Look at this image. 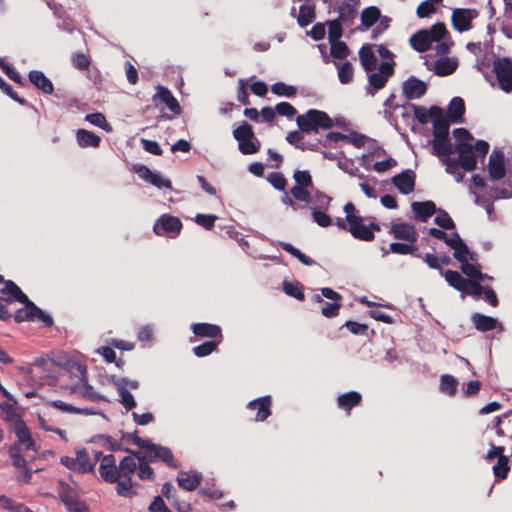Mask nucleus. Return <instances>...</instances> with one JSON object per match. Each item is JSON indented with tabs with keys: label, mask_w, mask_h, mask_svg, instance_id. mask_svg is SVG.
Here are the masks:
<instances>
[{
	"label": "nucleus",
	"mask_w": 512,
	"mask_h": 512,
	"mask_svg": "<svg viewBox=\"0 0 512 512\" xmlns=\"http://www.w3.org/2000/svg\"><path fill=\"white\" fill-rule=\"evenodd\" d=\"M136 468L137 463L132 456L123 457L117 465L115 456L107 454L100 460L99 474L105 482L116 484L115 490L119 496L132 498L136 496L135 489L139 486L132 480Z\"/></svg>",
	"instance_id": "1"
},
{
	"label": "nucleus",
	"mask_w": 512,
	"mask_h": 512,
	"mask_svg": "<svg viewBox=\"0 0 512 512\" xmlns=\"http://www.w3.org/2000/svg\"><path fill=\"white\" fill-rule=\"evenodd\" d=\"M1 283H4V287L0 289V293L6 295L4 302L11 303L16 301L24 305V307L18 309L13 315L15 322L33 321L34 310L31 309V305L35 304L12 280H5L4 277L0 275V284Z\"/></svg>",
	"instance_id": "2"
},
{
	"label": "nucleus",
	"mask_w": 512,
	"mask_h": 512,
	"mask_svg": "<svg viewBox=\"0 0 512 512\" xmlns=\"http://www.w3.org/2000/svg\"><path fill=\"white\" fill-rule=\"evenodd\" d=\"M130 438L134 445L144 449V452L141 454L145 457L146 460L150 462H156L160 460L171 468H177V463L174 459L172 451L169 448L154 444L149 440H144L137 435V432L131 434Z\"/></svg>",
	"instance_id": "3"
},
{
	"label": "nucleus",
	"mask_w": 512,
	"mask_h": 512,
	"mask_svg": "<svg viewBox=\"0 0 512 512\" xmlns=\"http://www.w3.org/2000/svg\"><path fill=\"white\" fill-rule=\"evenodd\" d=\"M296 123L301 132L310 134L319 130H328L334 126L332 118L324 111L309 109L304 114L298 115Z\"/></svg>",
	"instance_id": "4"
},
{
	"label": "nucleus",
	"mask_w": 512,
	"mask_h": 512,
	"mask_svg": "<svg viewBox=\"0 0 512 512\" xmlns=\"http://www.w3.org/2000/svg\"><path fill=\"white\" fill-rule=\"evenodd\" d=\"M233 137L238 142V149L243 155L255 154L260 150L261 143L255 136L252 125L243 121L233 130Z\"/></svg>",
	"instance_id": "5"
},
{
	"label": "nucleus",
	"mask_w": 512,
	"mask_h": 512,
	"mask_svg": "<svg viewBox=\"0 0 512 512\" xmlns=\"http://www.w3.org/2000/svg\"><path fill=\"white\" fill-rule=\"evenodd\" d=\"M394 65L395 62L383 61L379 64L377 72H369L368 85L365 87L367 94L373 96L377 91L386 86L389 78L395 73Z\"/></svg>",
	"instance_id": "6"
},
{
	"label": "nucleus",
	"mask_w": 512,
	"mask_h": 512,
	"mask_svg": "<svg viewBox=\"0 0 512 512\" xmlns=\"http://www.w3.org/2000/svg\"><path fill=\"white\" fill-rule=\"evenodd\" d=\"M499 88L505 93L512 91V60L508 57H497L492 65Z\"/></svg>",
	"instance_id": "7"
},
{
	"label": "nucleus",
	"mask_w": 512,
	"mask_h": 512,
	"mask_svg": "<svg viewBox=\"0 0 512 512\" xmlns=\"http://www.w3.org/2000/svg\"><path fill=\"white\" fill-rule=\"evenodd\" d=\"M182 222L178 217L169 214L161 215L153 225V231L158 236L177 237L182 230Z\"/></svg>",
	"instance_id": "8"
},
{
	"label": "nucleus",
	"mask_w": 512,
	"mask_h": 512,
	"mask_svg": "<svg viewBox=\"0 0 512 512\" xmlns=\"http://www.w3.org/2000/svg\"><path fill=\"white\" fill-rule=\"evenodd\" d=\"M429 116L433 122V138L449 137L450 120L444 115V111L439 106L429 108Z\"/></svg>",
	"instance_id": "9"
},
{
	"label": "nucleus",
	"mask_w": 512,
	"mask_h": 512,
	"mask_svg": "<svg viewBox=\"0 0 512 512\" xmlns=\"http://www.w3.org/2000/svg\"><path fill=\"white\" fill-rule=\"evenodd\" d=\"M380 230L381 228L378 223L372 222L369 225H365L362 217L356 220L354 224L348 225V231L355 239L366 242L373 241L375 239L374 233Z\"/></svg>",
	"instance_id": "10"
},
{
	"label": "nucleus",
	"mask_w": 512,
	"mask_h": 512,
	"mask_svg": "<svg viewBox=\"0 0 512 512\" xmlns=\"http://www.w3.org/2000/svg\"><path fill=\"white\" fill-rule=\"evenodd\" d=\"M478 16L475 9L455 8L452 12V25L458 32H465L472 28V21Z\"/></svg>",
	"instance_id": "11"
},
{
	"label": "nucleus",
	"mask_w": 512,
	"mask_h": 512,
	"mask_svg": "<svg viewBox=\"0 0 512 512\" xmlns=\"http://www.w3.org/2000/svg\"><path fill=\"white\" fill-rule=\"evenodd\" d=\"M60 500L68 512H89L88 506L81 501L76 492L69 486H62Z\"/></svg>",
	"instance_id": "12"
},
{
	"label": "nucleus",
	"mask_w": 512,
	"mask_h": 512,
	"mask_svg": "<svg viewBox=\"0 0 512 512\" xmlns=\"http://www.w3.org/2000/svg\"><path fill=\"white\" fill-rule=\"evenodd\" d=\"M133 172H135L142 180L150 183L157 188H172V183L169 179H164L161 174L152 172L144 164H135L133 166Z\"/></svg>",
	"instance_id": "13"
},
{
	"label": "nucleus",
	"mask_w": 512,
	"mask_h": 512,
	"mask_svg": "<svg viewBox=\"0 0 512 512\" xmlns=\"http://www.w3.org/2000/svg\"><path fill=\"white\" fill-rule=\"evenodd\" d=\"M455 152L458 154V157L455 159L460 164V168L466 172L476 169L477 160L473 152V145L456 144Z\"/></svg>",
	"instance_id": "14"
},
{
	"label": "nucleus",
	"mask_w": 512,
	"mask_h": 512,
	"mask_svg": "<svg viewBox=\"0 0 512 512\" xmlns=\"http://www.w3.org/2000/svg\"><path fill=\"white\" fill-rule=\"evenodd\" d=\"M389 233L392 234L395 239L409 243H416L418 239L416 227L407 222L393 223Z\"/></svg>",
	"instance_id": "15"
},
{
	"label": "nucleus",
	"mask_w": 512,
	"mask_h": 512,
	"mask_svg": "<svg viewBox=\"0 0 512 512\" xmlns=\"http://www.w3.org/2000/svg\"><path fill=\"white\" fill-rule=\"evenodd\" d=\"M78 370L81 374V381L73 385L72 392L80 394L83 398L90 401H100L104 398L94 391V388L86 380L87 371L84 367L79 366Z\"/></svg>",
	"instance_id": "16"
},
{
	"label": "nucleus",
	"mask_w": 512,
	"mask_h": 512,
	"mask_svg": "<svg viewBox=\"0 0 512 512\" xmlns=\"http://www.w3.org/2000/svg\"><path fill=\"white\" fill-rule=\"evenodd\" d=\"M191 330L198 338H209L210 340L221 339V341H223L222 329L219 325L206 322L193 323Z\"/></svg>",
	"instance_id": "17"
},
{
	"label": "nucleus",
	"mask_w": 512,
	"mask_h": 512,
	"mask_svg": "<svg viewBox=\"0 0 512 512\" xmlns=\"http://www.w3.org/2000/svg\"><path fill=\"white\" fill-rule=\"evenodd\" d=\"M416 175L412 170H405L392 177L393 185L400 193L408 195L415 189Z\"/></svg>",
	"instance_id": "18"
},
{
	"label": "nucleus",
	"mask_w": 512,
	"mask_h": 512,
	"mask_svg": "<svg viewBox=\"0 0 512 512\" xmlns=\"http://www.w3.org/2000/svg\"><path fill=\"white\" fill-rule=\"evenodd\" d=\"M271 405V396L267 395L250 401L247 404V408L249 410H256L257 413L254 420L257 422H262L265 421L271 415Z\"/></svg>",
	"instance_id": "19"
},
{
	"label": "nucleus",
	"mask_w": 512,
	"mask_h": 512,
	"mask_svg": "<svg viewBox=\"0 0 512 512\" xmlns=\"http://www.w3.org/2000/svg\"><path fill=\"white\" fill-rule=\"evenodd\" d=\"M488 172L492 180H500L505 176L506 168L502 151L493 150L489 158Z\"/></svg>",
	"instance_id": "20"
},
{
	"label": "nucleus",
	"mask_w": 512,
	"mask_h": 512,
	"mask_svg": "<svg viewBox=\"0 0 512 512\" xmlns=\"http://www.w3.org/2000/svg\"><path fill=\"white\" fill-rule=\"evenodd\" d=\"M403 94L408 100L422 97L427 91V85L416 77H410L403 83Z\"/></svg>",
	"instance_id": "21"
},
{
	"label": "nucleus",
	"mask_w": 512,
	"mask_h": 512,
	"mask_svg": "<svg viewBox=\"0 0 512 512\" xmlns=\"http://www.w3.org/2000/svg\"><path fill=\"white\" fill-rule=\"evenodd\" d=\"M411 209L416 220L426 222L432 215L437 212L436 205L433 201H415L411 204Z\"/></svg>",
	"instance_id": "22"
},
{
	"label": "nucleus",
	"mask_w": 512,
	"mask_h": 512,
	"mask_svg": "<svg viewBox=\"0 0 512 512\" xmlns=\"http://www.w3.org/2000/svg\"><path fill=\"white\" fill-rule=\"evenodd\" d=\"M362 400V395L358 391H349L337 397V406L345 411L347 415H350L351 410L360 406Z\"/></svg>",
	"instance_id": "23"
},
{
	"label": "nucleus",
	"mask_w": 512,
	"mask_h": 512,
	"mask_svg": "<svg viewBox=\"0 0 512 512\" xmlns=\"http://www.w3.org/2000/svg\"><path fill=\"white\" fill-rule=\"evenodd\" d=\"M176 480L180 488L191 492L200 485L202 474L196 471H181Z\"/></svg>",
	"instance_id": "24"
},
{
	"label": "nucleus",
	"mask_w": 512,
	"mask_h": 512,
	"mask_svg": "<svg viewBox=\"0 0 512 512\" xmlns=\"http://www.w3.org/2000/svg\"><path fill=\"white\" fill-rule=\"evenodd\" d=\"M125 451L132 454V457L135 458L136 463H137V468H136L135 472H137V476L141 480H151L152 481L155 479V472H154L153 468L149 466L150 461L146 460L145 457L142 456V454L139 452H135L130 449H125Z\"/></svg>",
	"instance_id": "25"
},
{
	"label": "nucleus",
	"mask_w": 512,
	"mask_h": 512,
	"mask_svg": "<svg viewBox=\"0 0 512 512\" xmlns=\"http://www.w3.org/2000/svg\"><path fill=\"white\" fill-rule=\"evenodd\" d=\"M358 54L361 66L367 73L376 69L377 58L374 54L373 46L371 44H364L360 48Z\"/></svg>",
	"instance_id": "26"
},
{
	"label": "nucleus",
	"mask_w": 512,
	"mask_h": 512,
	"mask_svg": "<svg viewBox=\"0 0 512 512\" xmlns=\"http://www.w3.org/2000/svg\"><path fill=\"white\" fill-rule=\"evenodd\" d=\"M433 154L436 155L440 161L446 158H450L455 152V146L453 147L450 138H433L432 140Z\"/></svg>",
	"instance_id": "27"
},
{
	"label": "nucleus",
	"mask_w": 512,
	"mask_h": 512,
	"mask_svg": "<svg viewBox=\"0 0 512 512\" xmlns=\"http://www.w3.org/2000/svg\"><path fill=\"white\" fill-rule=\"evenodd\" d=\"M153 99H159L174 114L179 115L181 113V107L177 99L173 96L172 92L168 88L164 86H158V92L154 95Z\"/></svg>",
	"instance_id": "28"
},
{
	"label": "nucleus",
	"mask_w": 512,
	"mask_h": 512,
	"mask_svg": "<svg viewBox=\"0 0 512 512\" xmlns=\"http://www.w3.org/2000/svg\"><path fill=\"white\" fill-rule=\"evenodd\" d=\"M29 81L45 94H52L54 86L42 71L32 70L28 74Z\"/></svg>",
	"instance_id": "29"
},
{
	"label": "nucleus",
	"mask_w": 512,
	"mask_h": 512,
	"mask_svg": "<svg viewBox=\"0 0 512 512\" xmlns=\"http://www.w3.org/2000/svg\"><path fill=\"white\" fill-rule=\"evenodd\" d=\"M465 113V102L461 97H454L449 103L447 118L452 123H462Z\"/></svg>",
	"instance_id": "30"
},
{
	"label": "nucleus",
	"mask_w": 512,
	"mask_h": 512,
	"mask_svg": "<svg viewBox=\"0 0 512 512\" xmlns=\"http://www.w3.org/2000/svg\"><path fill=\"white\" fill-rule=\"evenodd\" d=\"M409 41L411 47L420 53L428 51L432 44L426 29L414 33Z\"/></svg>",
	"instance_id": "31"
},
{
	"label": "nucleus",
	"mask_w": 512,
	"mask_h": 512,
	"mask_svg": "<svg viewBox=\"0 0 512 512\" xmlns=\"http://www.w3.org/2000/svg\"><path fill=\"white\" fill-rule=\"evenodd\" d=\"M472 323L475 328L480 332H488L496 328L498 321L491 316L483 315L481 313H473L471 316Z\"/></svg>",
	"instance_id": "32"
},
{
	"label": "nucleus",
	"mask_w": 512,
	"mask_h": 512,
	"mask_svg": "<svg viewBox=\"0 0 512 512\" xmlns=\"http://www.w3.org/2000/svg\"><path fill=\"white\" fill-rule=\"evenodd\" d=\"M76 140L80 147L86 148V147H94L98 148L101 143V138L96 135L95 133L86 130V129H79L76 132Z\"/></svg>",
	"instance_id": "33"
},
{
	"label": "nucleus",
	"mask_w": 512,
	"mask_h": 512,
	"mask_svg": "<svg viewBox=\"0 0 512 512\" xmlns=\"http://www.w3.org/2000/svg\"><path fill=\"white\" fill-rule=\"evenodd\" d=\"M458 67V62L454 58L444 57L439 58L435 62L434 72L436 75L444 77L453 74Z\"/></svg>",
	"instance_id": "34"
},
{
	"label": "nucleus",
	"mask_w": 512,
	"mask_h": 512,
	"mask_svg": "<svg viewBox=\"0 0 512 512\" xmlns=\"http://www.w3.org/2000/svg\"><path fill=\"white\" fill-rule=\"evenodd\" d=\"M14 432L20 444H23L27 450H35V442L32 439L30 430L24 422H18L15 425Z\"/></svg>",
	"instance_id": "35"
},
{
	"label": "nucleus",
	"mask_w": 512,
	"mask_h": 512,
	"mask_svg": "<svg viewBox=\"0 0 512 512\" xmlns=\"http://www.w3.org/2000/svg\"><path fill=\"white\" fill-rule=\"evenodd\" d=\"M338 18L345 26H351L357 16V9L355 4L350 2H343L338 8Z\"/></svg>",
	"instance_id": "36"
},
{
	"label": "nucleus",
	"mask_w": 512,
	"mask_h": 512,
	"mask_svg": "<svg viewBox=\"0 0 512 512\" xmlns=\"http://www.w3.org/2000/svg\"><path fill=\"white\" fill-rule=\"evenodd\" d=\"M447 283L455 290L462 293L465 290V284L468 279L464 278L459 272L454 270L444 271L442 274Z\"/></svg>",
	"instance_id": "37"
},
{
	"label": "nucleus",
	"mask_w": 512,
	"mask_h": 512,
	"mask_svg": "<svg viewBox=\"0 0 512 512\" xmlns=\"http://www.w3.org/2000/svg\"><path fill=\"white\" fill-rule=\"evenodd\" d=\"M390 251L394 254L399 255H413L415 257H420L418 247L415 245V243H400V242H393L389 246Z\"/></svg>",
	"instance_id": "38"
},
{
	"label": "nucleus",
	"mask_w": 512,
	"mask_h": 512,
	"mask_svg": "<svg viewBox=\"0 0 512 512\" xmlns=\"http://www.w3.org/2000/svg\"><path fill=\"white\" fill-rule=\"evenodd\" d=\"M77 471L80 473H89L94 470L95 462H91L85 449L76 452Z\"/></svg>",
	"instance_id": "39"
},
{
	"label": "nucleus",
	"mask_w": 512,
	"mask_h": 512,
	"mask_svg": "<svg viewBox=\"0 0 512 512\" xmlns=\"http://www.w3.org/2000/svg\"><path fill=\"white\" fill-rule=\"evenodd\" d=\"M221 342V339L208 340L198 346L193 347L192 351L196 357H206L216 351Z\"/></svg>",
	"instance_id": "40"
},
{
	"label": "nucleus",
	"mask_w": 512,
	"mask_h": 512,
	"mask_svg": "<svg viewBox=\"0 0 512 512\" xmlns=\"http://www.w3.org/2000/svg\"><path fill=\"white\" fill-rule=\"evenodd\" d=\"M380 15V10L376 6L364 8L361 12V23L366 28H370L378 21Z\"/></svg>",
	"instance_id": "41"
},
{
	"label": "nucleus",
	"mask_w": 512,
	"mask_h": 512,
	"mask_svg": "<svg viewBox=\"0 0 512 512\" xmlns=\"http://www.w3.org/2000/svg\"><path fill=\"white\" fill-rule=\"evenodd\" d=\"M315 19V6L314 5H301L297 22L300 27H306Z\"/></svg>",
	"instance_id": "42"
},
{
	"label": "nucleus",
	"mask_w": 512,
	"mask_h": 512,
	"mask_svg": "<svg viewBox=\"0 0 512 512\" xmlns=\"http://www.w3.org/2000/svg\"><path fill=\"white\" fill-rule=\"evenodd\" d=\"M280 247L286 251L287 253L291 254L293 257L297 258L302 264L306 266H312L315 264V261L302 253L299 249L294 247L292 244L287 242H280Z\"/></svg>",
	"instance_id": "43"
},
{
	"label": "nucleus",
	"mask_w": 512,
	"mask_h": 512,
	"mask_svg": "<svg viewBox=\"0 0 512 512\" xmlns=\"http://www.w3.org/2000/svg\"><path fill=\"white\" fill-rule=\"evenodd\" d=\"M458 380L450 375L444 374L440 379V391L449 396H454L457 392Z\"/></svg>",
	"instance_id": "44"
},
{
	"label": "nucleus",
	"mask_w": 512,
	"mask_h": 512,
	"mask_svg": "<svg viewBox=\"0 0 512 512\" xmlns=\"http://www.w3.org/2000/svg\"><path fill=\"white\" fill-rule=\"evenodd\" d=\"M338 69V78L342 84H348L353 80L354 69L349 61L335 63Z\"/></svg>",
	"instance_id": "45"
},
{
	"label": "nucleus",
	"mask_w": 512,
	"mask_h": 512,
	"mask_svg": "<svg viewBox=\"0 0 512 512\" xmlns=\"http://www.w3.org/2000/svg\"><path fill=\"white\" fill-rule=\"evenodd\" d=\"M510 471L509 459L506 455L499 457L497 463L493 466V474L496 479L504 480Z\"/></svg>",
	"instance_id": "46"
},
{
	"label": "nucleus",
	"mask_w": 512,
	"mask_h": 512,
	"mask_svg": "<svg viewBox=\"0 0 512 512\" xmlns=\"http://www.w3.org/2000/svg\"><path fill=\"white\" fill-rule=\"evenodd\" d=\"M283 290L287 295L297 300L303 301L305 299L303 285L299 282L284 281Z\"/></svg>",
	"instance_id": "47"
},
{
	"label": "nucleus",
	"mask_w": 512,
	"mask_h": 512,
	"mask_svg": "<svg viewBox=\"0 0 512 512\" xmlns=\"http://www.w3.org/2000/svg\"><path fill=\"white\" fill-rule=\"evenodd\" d=\"M330 43V54L332 57L339 60H343L348 57L350 49L344 41L336 40Z\"/></svg>",
	"instance_id": "48"
},
{
	"label": "nucleus",
	"mask_w": 512,
	"mask_h": 512,
	"mask_svg": "<svg viewBox=\"0 0 512 512\" xmlns=\"http://www.w3.org/2000/svg\"><path fill=\"white\" fill-rule=\"evenodd\" d=\"M271 91L278 96L293 98L297 95V89L294 86L287 85L284 82H276L271 86Z\"/></svg>",
	"instance_id": "49"
},
{
	"label": "nucleus",
	"mask_w": 512,
	"mask_h": 512,
	"mask_svg": "<svg viewBox=\"0 0 512 512\" xmlns=\"http://www.w3.org/2000/svg\"><path fill=\"white\" fill-rule=\"evenodd\" d=\"M50 406L64 412V413H74V414H91L88 409L77 408L71 404L65 403L61 400H54L49 403Z\"/></svg>",
	"instance_id": "50"
},
{
	"label": "nucleus",
	"mask_w": 512,
	"mask_h": 512,
	"mask_svg": "<svg viewBox=\"0 0 512 512\" xmlns=\"http://www.w3.org/2000/svg\"><path fill=\"white\" fill-rule=\"evenodd\" d=\"M441 162L446 166L445 171L453 175L456 182H461L464 178V174L459 170L460 164L456 162L455 158H446L441 160Z\"/></svg>",
	"instance_id": "51"
},
{
	"label": "nucleus",
	"mask_w": 512,
	"mask_h": 512,
	"mask_svg": "<svg viewBox=\"0 0 512 512\" xmlns=\"http://www.w3.org/2000/svg\"><path fill=\"white\" fill-rule=\"evenodd\" d=\"M460 264L461 271L469 278L468 280H483V273L475 265L469 263L468 259Z\"/></svg>",
	"instance_id": "52"
},
{
	"label": "nucleus",
	"mask_w": 512,
	"mask_h": 512,
	"mask_svg": "<svg viewBox=\"0 0 512 512\" xmlns=\"http://www.w3.org/2000/svg\"><path fill=\"white\" fill-rule=\"evenodd\" d=\"M428 36L431 42H439L441 41L448 33L446 26L442 22H438L430 27L427 30Z\"/></svg>",
	"instance_id": "53"
},
{
	"label": "nucleus",
	"mask_w": 512,
	"mask_h": 512,
	"mask_svg": "<svg viewBox=\"0 0 512 512\" xmlns=\"http://www.w3.org/2000/svg\"><path fill=\"white\" fill-rule=\"evenodd\" d=\"M293 178L296 182V186L313 188V180L308 170H296L293 174Z\"/></svg>",
	"instance_id": "54"
},
{
	"label": "nucleus",
	"mask_w": 512,
	"mask_h": 512,
	"mask_svg": "<svg viewBox=\"0 0 512 512\" xmlns=\"http://www.w3.org/2000/svg\"><path fill=\"white\" fill-rule=\"evenodd\" d=\"M0 89L4 94L9 96L11 99L16 101L22 106H32L24 98L19 97L18 94L13 90L12 86L8 84L2 77H0Z\"/></svg>",
	"instance_id": "55"
},
{
	"label": "nucleus",
	"mask_w": 512,
	"mask_h": 512,
	"mask_svg": "<svg viewBox=\"0 0 512 512\" xmlns=\"http://www.w3.org/2000/svg\"><path fill=\"white\" fill-rule=\"evenodd\" d=\"M482 281L483 280H467L465 290L462 291V294L479 297L484 291V286L481 284Z\"/></svg>",
	"instance_id": "56"
},
{
	"label": "nucleus",
	"mask_w": 512,
	"mask_h": 512,
	"mask_svg": "<svg viewBox=\"0 0 512 512\" xmlns=\"http://www.w3.org/2000/svg\"><path fill=\"white\" fill-rule=\"evenodd\" d=\"M342 24L339 20L334 19L331 21H328V38L330 42L339 40L342 37L343 30H342Z\"/></svg>",
	"instance_id": "57"
},
{
	"label": "nucleus",
	"mask_w": 512,
	"mask_h": 512,
	"mask_svg": "<svg viewBox=\"0 0 512 512\" xmlns=\"http://www.w3.org/2000/svg\"><path fill=\"white\" fill-rule=\"evenodd\" d=\"M346 135L340 132H328L323 138L319 140V143L324 147H333L340 141H344Z\"/></svg>",
	"instance_id": "58"
},
{
	"label": "nucleus",
	"mask_w": 512,
	"mask_h": 512,
	"mask_svg": "<svg viewBox=\"0 0 512 512\" xmlns=\"http://www.w3.org/2000/svg\"><path fill=\"white\" fill-rule=\"evenodd\" d=\"M117 392L120 396V403L127 410L130 411L136 407V401L133 395L128 391V389L117 388Z\"/></svg>",
	"instance_id": "59"
},
{
	"label": "nucleus",
	"mask_w": 512,
	"mask_h": 512,
	"mask_svg": "<svg viewBox=\"0 0 512 512\" xmlns=\"http://www.w3.org/2000/svg\"><path fill=\"white\" fill-rule=\"evenodd\" d=\"M438 212L439 213L435 217L434 222L442 229H447V230L454 229L455 223L452 220V218L449 216V214L446 211L441 210V209H439Z\"/></svg>",
	"instance_id": "60"
},
{
	"label": "nucleus",
	"mask_w": 512,
	"mask_h": 512,
	"mask_svg": "<svg viewBox=\"0 0 512 512\" xmlns=\"http://www.w3.org/2000/svg\"><path fill=\"white\" fill-rule=\"evenodd\" d=\"M0 68L16 84L21 85V86L26 85L25 81L19 75V73L17 71H15L13 69V67H11V65L6 63L3 59H0Z\"/></svg>",
	"instance_id": "61"
},
{
	"label": "nucleus",
	"mask_w": 512,
	"mask_h": 512,
	"mask_svg": "<svg viewBox=\"0 0 512 512\" xmlns=\"http://www.w3.org/2000/svg\"><path fill=\"white\" fill-rule=\"evenodd\" d=\"M71 62L76 69L81 71L87 70L91 64L89 56L84 53L72 54Z\"/></svg>",
	"instance_id": "62"
},
{
	"label": "nucleus",
	"mask_w": 512,
	"mask_h": 512,
	"mask_svg": "<svg viewBox=\"0 0 512 512\" xmlns=\"http://www.w3.org/2000/svg\"><path fill=\"white\" fill-rule=\"evenodd\" d=\"M290 194L294 199L298 201L305 203H309L311 201V193L309 188L295 185L290 189Z\"/></svg>",
	"instance_id": "63"
},
{
	"label": "nucleus",
	"mask_w": 512,
	"mask_h": 512,
	"mask_svg": "<svg viewBox=\"0 0 512 512\" xmlns=\"http://www.w3.org/2000/svg\"><path fill=\"white\" fill-rule=\"evenodd\" d=\"M268 182L277 190L285 191L287 180L280 172H272L267 178Z\"/></svg>",
	"instance_id": "64"
}]
</instances>
